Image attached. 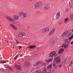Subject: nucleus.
<instances>
[{
  "mask_svg": "<svg viewBox=\"0 0 73 73\" xmlns=\"http://www.w3.org/2000/svg\"><path fill=\"white\" fill-rule=\"evenodd\" d=\"M19 15L20 16H21L23 18H26L27 17V14L23 12H21L19 13Z\"/></svg>",
  "mask_w": 73,
  "mask_h": 73,
  "instance_id": "4",
  "label": "nucleus"
},
{
  "mask_svg": "<svg viewBox=\"0 0 73 73\" xmlns=\"http://www.w3.org/2000/svg\"><path fill=\"white\" fill-rule=\"evenodd\" d=\"M64 42L66 44H69L70 43V41H69V40L68 39H65Z\"/></svg>",
  "mask_w": 73,
  "mask_h": 73,
  "instance_id": "15",
  "label": "nucleus"
},
{
  "mask_svg": "<svg viewBox=\"0 0 73 73\" xmlns=\"http://www.w3.org/2000/svg\"><path fill=\"white\" fill-rule=\"evenodd\" d=\"M68 11H69V9H66V12H67Z\"/></svg>",
  "mask_w": 73,
  "mask_h": 73,
  "instance_id": "36",
  "label": "nucleus"
},
{
  "mask_svg": "<svg viewBox=\"0 0 73 73\" xmlns=\"http://www.w3.org/2000/svg\"><path fill=\"white\" fill-rule=\"evenodd\" d=\"M33 55L34 56H37V55H36L35 54H34Z\"/></svg>",
  "mask_w": 73,
  "mask_h": 73,
  "instance_id": "46",
  "label": "nucleus"
},
{
  "mask_svg": "<svg viewBox=\"0 0 73 73\" xmlns=\"http://www.w3.org/2000/svg\"><path fill=\"white\" fill-rule=\"evenodd\" d=\"M41 73H44V72L42 71L41 72Z\"/></svg>",
  "mask_w": 73,
  "mask_h": 73,
  "instance_id": "50",
  "label": "nucleus"
},
{
  "mask_svg": "<svg viewBox=\"0 0 73 73\" xmlns=\"http://www.w3.org/2000/svg\"><path fill=\"white\" fill-rule=\"evenodd\" d=\"M72 62H71V64H72Z\"/></svg>",
  "mask_w": 73,
  "mask_h": 73,
  "instance_id": "59",
  "label": "nucleus"
},
{
  "mask_svg": "<svg viewBox=\"0 0 73 73\" xmlns=\"http://www.w3.org/2000/svg\"><path fill=\"white\" fill-rule=\"evenodd\" d=\"M49 31V28H46L42 30V33H45L46 32Z\"/></svg>",
  "mask_w": 73,
  "mask_h": 73,
  "instance_id": "8",
  "label": "nucleus"
},
{
  "mask_svg": "<svg viewBox=\"0 0 73 73\" xmlns=\"http://www.w3.org/2000/svg\"><path fill=\"white\" fill-rule=\"evenodd\" d=\"M5 42H6V43H8V41L7 40H6L5 41Z\"/></svg>",
  "mask_w": 73,
  "mask_h": 73,
  "instance_id": "43",
  "label": "nucleus"
},
{
  "mask_svg": "<svg viewBox=\"0 0 73 73\" xmlns=\"http://www.w3.org/2000/svg\"><path fill=\"white\" fill-rule=\"evenodd\" d=\"M70 44L71 45H73V41H72L71 42H70Z\"/></svg>",
  "mask_w": 73,
  "mask_h": 73,
  "instance_id": "40",
  "label": "nucleus"
},
{
  "mask_svg": "<svg viewBox=\"0 0 73 73\" xmlns=\"http://www.w3.org/2000/svg\"><path fill=\"white\" fill-rule=\"evenodd\" d=\"M68 20V18H67L66 19H65V21L64 22H66V21H67Z\"/></svg>",
  "mask_w": 73,
  "mask_h": 73,
  "instance_id": "32",
  "label": "nucleus"
},
{
  "mask_svg": "<svg viewBox=\"0 0 73 73\" xmlns=\"http://www.w3.org/2000/svg\"><path fill=\"white\" fill-rule=\"evenodd\" d=\"M42 70L44 72H46V69L45 68H44Z\"/></svg>",
  "mask_w": 73,
  "mask_h": 73,
  "instance_id": "30",
  "label": "nucleus"
},
{
  "mask_svg": "<svg viewBox=\"0 0 73 73\" xmlns=\"http://www.w3.org/2000/svg\"><path fill=\"white\" fill-rule=\"evenodd\" d=\"M65 44H64L63 45H62V48H63V47H65Z\"/></svg>",
  "mask_w": 73,
  "mask_h": 73,
  "instance_id": "34",
  "label": "nucleus"
},
{
  "mask_svg": "<svg viewBox=\"0 0 73 73\" xmlns=\"http://www.w3.org/2000/svg\"><path fill=\"white\" fill-rule=\"evenodd\" d=\"M21 56H22V54H21V55L20 57H21Z\"/></svg>",
  "mask_w": 73,
  "mask_h": 73,
  "instance_id": "52",
  "label": "nucleus"
},
{
  "mask_svg": "<svg viewBox=\"0 0 73 73\" xmlns=\"http://www.w3.org/2000/svg\"><path fill=\"white\" fill-rule=\"evenodd\" d=\"M7 68H8V69H9L10 70H13L12 68H11V67H9V66H7Z\"/></svg>",
  "mask_w": 73,
  "mask_h": 73,
  "instance_id": "22",
  "label": "nucleus"
},
{
  "mask_svg": "<svg viewBox=\"0 0 73 73\" xmlns=\"http://www.w3.org/2000/svg\"><path fill=\"white\" fill-rule=\"evenodd\" d=\"M69 45V44H67L66 45L65 44V46L64 47V49H66L68 47V46Z\"/></svg>",
  "mask_w": 73,
  "mask_h": 73,
  "instance_id": "21",
  "label": "nucleus"
},
{
  "mask_svg": "<svg viewBox=\"0 0 73 73\" xmlns=\"http://www.w3.org/2000/svg\"><path fill=\"white\" fill-rule=\"evenodd\" d=\"M18 36L19 37H27V36L26 35V34L23 32H20L18 34Z\"/></svg>",
  "mask_w": 73,
  "mask_h": 73,
  "instance_id": "1",
  "label": "nucleus"
},
{
  "mask_svg": "<svg viewBox=\"0 0 73 73\" xmlns=\"http://www.w3.org/2000/svg\"><path fill=\"white\" fill-rule=\"evenodd\" d=\"M13 28L14 29H15V30H17V27H16V26H15Z\"/></svg>",
  "mask_w": 73,
  "mask_h": 73,
  "instance_id": "25",
  "label": "nucleus"
},
{
  "mask_svg": "<svg viewBox=\"0 0 73 73\" xmlns=\"http://www.w3.org/2000/svg\"><path fill=\"white\" fill-rule=\"evenodd\" d=\"M1 62H2V63H3V62H2V61H1Z\"/></svg>",
  "mask_w": 73,
  "mask_h": 73,
  "instance_id": "56",
  "label": "nucleus"
},
{
  "mask_svg": "<svg viewBox=\"0 0 73 73\" xmlns=\"http://www.w3.org/2000/svg\"><path fill=\"white\" fill-rule=\"evenodd\" d=\"M62 23H63V22L61 21L59 23V24H60V25H61V24H62Z\"/></svg>",
  "mask_w": 73,
  "mask_h": 73,
  "instance_id": "37",
  "label": "nucleus"
},
{
  "mask_svg": "<svg viewBox=\"0 0 73 73\" xmlns=\"http://www.w3.org/2000/svg\"><path fill=\"white\" fill-rule=\"evenodd\" d=\"M72 38L71 36V37H70L69 38V40H71Z\"/></svg>",
  "mask_w": 73,
  "mask_h": 73,
  "instance_id": "39",
  "label": "nucleus"
},
{
  "mask_svg": "<svg viewBox=\"0 0 73 73\" xmlns=\"http://www.w3.org/2000/svg\"><path fill=\"white\" fill-rule=\"evenodd\" d=\"M57 66L56 67H55L54 68L56 69H57Z\"/></svg>",
  "mask_w": 73,
  "mask_h": 73,
  "instance_id": "48",
  "label": "nucleus"
},
{
  "mask_svg": "<svg viewBox=\"0 0 73 73\" xmlns=\"http://www.w3.org/2000/svg\"><path fill=\"white\" fill-rule=\"evenodd\" d=\"M70 18L72 19H73V15H71L70 16Z\"/></svg>",
  "mask_w": 73,
  "mask_h": 73,
  "instance_id": "31",
  "label": "nucleus"
},
{
  "mask_svg": "<svg viewBox=\"0 0 73 73\" xmlns=\"http://www.w3.org/2000/svg\"><path fill=\"white\" fill-rule=\"evenodd\" d=\"M61 66V64L59 66V68H60Z\"/></svg>",
  "mask_w": 73,
  "mask_h": 73,
  "instance_id": "45",
  "label": "nucleus"
},
{
  "mask_svg": "<svg viewBox=\"0 0 73 73\" xmlns=\"http://www.w3.org/2000/svg\"><path fill=\"white\" fill-rule=\"evenodd\" d=\"M49 4V7L50 8V7L51 8V7H53V5H52V4Z\"/></svg>",
  "mask_w": 73,
  "mask_h": 73,
  "instance_id": "29",
  "label": "nucleus"
},
{
  "mask_svg": "<svg viewBox=\"0 0 73 73\" xmlns=\"http://www.w3.org/2000/svg\"><path fill=\"white\" fill-rule=\"evenodd\" d=\"M4 62H5V63H6V62H7L6 61H3L2 62V64H4Z\"/></svg>",
  "mask_w": 73,
  "mask_h": 73,
  "instance_id": "42",
  "label": "nucleus"
},
{
  "mask_svg": "<svg viewBox=\"0 0 73 73\" xmlns=\"http://www.w3.org/2000/svg\"><path fill=\"white\" fill-rule=\"evenodd\" d=\"M5 72H6V73H10V72H9V71H8V70H6V71Z\"/></svg>",
  "mask_w": 73,
  "mask_h": 73,
  "instance_id": "38",
  "label": "nucleus"
},
{
  "mask_svg": "<svg viewBox=\"0 0 73 73\" xmlns=\"http://www.w3.org/2000/svg\"><path fill=\"white\" fill-rule=\"evenodd\" d=\"M69 32V31H64L63 33V34L62 35V37H63L66 35Z\"/></svg>",
  "mask_w": 73,
  "mask_h": 73,
  "instance_id": "9",
  "label": "nucleus"
},
{
  "mask_svg": "<svg viewBox=\"0 0 73 73\" xmlns=\"http://www.w3.org/2000/svg\"><path fill=\"white\" fill-rule=\"evenodd\" d=\"M52 59L50 58L49 59H46V62H51V61H52Z\"/></svg>",
  "mask_w": 73,
  "mask_h": 73,
  "instance_id": "17",
  "label": "nucleus"
},
{
  "mask_svg": "<svg viewBox=\"0 0 73 73\" xmlns=\"http://www.w3.org/2000/svg\"><path fill=\"white\" fill-rule=\"evenodd\" d=\"M45 73H48V72H46Z\"/></svg>",
  "mask_w": 73,
  "mask_h": 73,
  "instance_id": "58",
  "label": "nucleus"
},
{
  "mask_svg": "<svg viewBox=\"0 0 73 73\" xmlns=\"http://www.w3.org/2000/svg\"><path fill=\"white\" fill-rule=\"evenodd\" d=\"M54 61L56 64H58L60 62L61 59H60V57L59 56H57L54 59Z\"/></svg>",
  "mask_w": 73,
  "mask_h": 73,
  "instance_id": "2",
  "label": "nucleus"
},
{
  "mask_svg": "<svg viewBox=\"0 0 73 73\" xmlns=\"http://www.w3.org/2000/svg\"><path fill=\"white\" fill-rule=\"evenodd\" d=\"M65 61H66V59H65V60L64 61L62 64V65L63 66V65H65Z\"/></svg>",
  "mask_w": 73,
  "mask_h": 73,
  "instance_id": "23",
  "label": "nucleus"
},
{
  "mask_svg": "<svg viewBox=\"0 0 73 73\" xmlns=\"http://www.w3.org/2000/svg\"><path fill=\"white\" fill-rule=\"evenodd\" d=\"M52 65H53V66H54V67L56 66V63H53Z\"/></svg>",
  "mask_w": 73,
  "mask_h": 73,
  "instance_id": "33",
  "label": "nucleus"
},
{
  "mask_svg": "<svg viewBox=\"0 0 73 73\" xmlns=\"http://www.w3.org/2000/svg\"><path fill=\"white\" fill-rule=\"evenodd\" d=\"M42 4V2L40 1H39L37 2L35 5V7L36 8H39L41 6V5Z\"/></svg>",
  "mask_w": 73,
  "mask_h": 73,
  "instance_id": "3",
  "label": "nucleus"
},
{
  "mask_svg": "<svg viewBox=\"0 0 73 73\" xmlns=\"http://www.w3.org/2000/svg\"><path fill=\"white\" fill-rule=\"evenodd\" d=\"M71 65H72V64H71L70 65V66H71Z\"/></svg>",
  "mask_w": 73,
  "mask_h": 73,
  "instance_id": "53",
  "label": "nucleus"
},
{
  "mask_svg": "<svg viewBox=\"0 0 73 73\" xmlns=\"http://www.w3.org/2000/svg\"><path fill=\"white\" fill-rule=\"evenodd\" d=\"M13 17L14 19L16 20H17L19 19V17L18 16H17L16 15L14 16Z\"/></svg>",
  "mask_w": 73,
  "mask_h": 73,
  "instance_id": "12",
  "label": "nucleus"
},
{
  "mask_svg": "<svg viewBox=\"0 0 73 73\" xmlns=\"http://www.w3.org/2000/svg\"><path fill=\"white\" fill-rule=\"evenodd\" d=\"M48 73H50V72H48Z\"/></svg>",
  "mask_w": 73,
  "mask_h": 73,
  "instance_id": "60",
  "label": "nucleus"
},
{
  "mask_svg": "<svg viewBox=\"0 0 73 73\" xmlns=\"http://www.w3.org/2000/svg\"><path fill=\"white\" fill-rule=\"evenodd\" d=\"M17 56H18V55H17L16 57L14 58V59H16L17 58Z\"/></svg>",
  "mask_w": 73,
  "mask_h": 73,
  "instance_id": "41",
  "label": "nucleus"
},
{
  "mask_svg": "<svg viewBox=\"0 0 73 73\" xmlns=\"http://www.w3.org/2000/svg\"><path fill=\"white\" fill-rule=\"evenodd\" d=\"M55 31V29H53L49 33V35H52L53 33H54V32Z\"/></svg>",
  "mask_w": 73,
  "mask_h": 73,
  "instance_id": "16",
  "label": "nucleus"
},
{
  "mask_svg": "<svg viewBox=\"0 0 73 73\" xmlns=\"http://www.w3.org/2000/svg\"><path fill=\"white\" fill-rule=\"evenodd\" d=\"M14 48V47H13V49Z\"/></svg>",
  "mask_w": 73,
  "mask_h": 73,
  "instance_id": "61",
  "label": "nucleus"
},
{
  "mask_svg": "<svg viewBox=\"0 0 73 73\" xmlns=\"http://www.w3.org/2000/svg\"><path fill=\"white\" fill-rule=\"evenodd\" d=\"M11 43H12V42H11Z\"/></svg>",
  "mask_w": 73,
  "mask_h": 73,
  "instance_id": "62",
  "label": "nucleus"
},
{
  "mask_svg": "<svg viewBox=\"0 0 73 73\" xmlns=\"http://www.w3.org/2000/svg\"><path fill=\"white\" fill-rule=\"evenodd\" d=\"M36 13L37 14H40V13H41V11H36Z\"/></svg>",
  "mask_w": 73,
  "mask_h": 73,
  "instance_id": "24",
  "label": "nucleus"
},
{
  "mask_svg": "<svg viewBox=\"0 0 73 73\" xmlns=\"http://www.w3.org/2000/svg\"><path fill=\"white\" fill-rule=\"evenodd\" d=\"M19 47L20 48V49H21V46H19Z\"/></svg>",
  "mask_w": 73,
  "mask_h": 73,
  "instance_id": "47",
  "label": "nucleus"
},
{
  "mask_svg": "<svg viewBox=\"0 0 73 73\" xmlns=\"http://www.w3.org/2000/svg\"><path fill=\"white\" fill-rule=\"evenodd\" d=\"M29 65L30 64L29 62H26L24 64L25 66H29Z\"/></svg>",
  "mask_w": 73,
  "mask_h": 73,
  "instance_id": "14",
  "label": "nucleus"
},
{
  "mask_svg": "<svg viewBox=\"0 0 73 73\" xmlns=\"http://www.w3.org/2000/svg\"><path fill=\"white\" fill-rule=\"evenodd\" d=\"M64 51V49L63 48H61L60 49L58 52V54H61V53H62Z\"/></svg>",
  "mask_w": 73,
  "mask_h": 73,
  "instance_id": "11",
  "label": "nucleus"
},
{
  "mask_svg": "<svg viewBox=\"0 0 73 73\" xmlns=\"http://www.w3.org/2000/svg\"><path fill=\"white\" fill-rule=\"evenodd\" d=\"M10 25L11 26V27L12 28L13 27H14V25H13L12 24H10Z\"/></svg>",
  "mask_w": 73,
  "mask_h": 73,
  "instance_id": "27",
  "label": "nucleus"
},
{
  "mask_svg": "<svg viewBox=\"0 0 73 73\" xmlns=\"http://www.w3.org/2000/svg\"><path fill=\"white\" fill-rule=\"evenodd\" d=\"M29 1H32L33 0H29Z\"/></svg>",
  "mask_w": 73,
  "mask_h": 73,
  "instance_id": "54",
  "label": "nucleus"
},
{
  "mask_svg": "<svg viewBox=\"0 0 73 73\" xmlns=\"http://www.w3.org/2000/svg\"><path fill=\"white\" fill-rule=\"evenodd\" d=\"M60 13L58 12V13H57L56 15V19H58L59 17H60Z\"/></svg>",
  "mask_w": 73,
  "mask_h": 73,
  "instance_id": "13",
  "label": "nucleus"
},
{
  "mask_svg": "<svg viewBox=\"0 0 73 73\" xmlns=\"http://www.w3.org/2000/svg\"><path fill=\"white\" fill-rule=\"evenodd\" d=\"M70 60L71 59L70 58H69L68 60V61L67 62V63H69L70 62Z\"/></svg>",
  "mask_w": 73,
  "mask_h": 73,
  "instance_id": "28",
  "label": "nucleus"
},
{
  "mask_svg": "<svg viewBox=\"0 0 73 73\" xmlns=\"http://www.w3.org/2000/svg\"><path fill=\"white\" fill-rule=\"evenodd\" d=\"M15 41L16 42V43L17 44H20V43H19V42H18V41H17V39H15Z\"/></svg>",
  "mask_w": 73,
  "mask_h": 73,
  "instance_id": "26",
  "label": "nucleus"
},
{
  "mask_svg": "<svg viewBox=\"0 0 73 73\" xmlns=\"http://www.w3.org/2000/svg\"><path fill=\"white\" fill-rule=\"evenodd\" d=\"M6 18L7 20H8L9 21H14L15 20L13 19L11 17L7 16L6 17Z\"/></svg>",
  "mask_w": 73,
  "mask_h": 73,
  "instance_id": "7",
  "label": "nucleus"
},
{
  "mask_svg": "<svg viewBox=\"0 0 73 73\" xmlns=\"http://www.w3.org/2000/svg\"><path fill=\"white\" fill-rule=\"evenodd\" d=\"M46 18L47 19H48V17H46Z\"/></svg>",
  "mask_w": 73,
  "mask_h": 73,
  "instance_id": "55",
  "label": "nucleus"
},
{
  "mask_svg": "<svg viewBox=\"0 0 73 73\" xmlns=\"http://www.w3.org/2000/svg\"><path fill=\"white\" fill-rule=\"evenodd\" d=\"M66 66L64 67V68H66Z\"/></svg>",
  "mask_w": 73,
  "mask_h": 73,
  "instance_id": "57",
  "label": "nucleus"
},
{
  "mask_svg": "<svg viewBox=\"0 0 73 73\" xmlns=\"http://www.w3.org/2000/svg\"><path fill=\"white\" fill-rule=\"evenodd\" d=\"M15 68H16V69H18V70H21V67L20 66L17 65H15Z\"/></svg>",
  "mask_w": 73,
  "mask_h": 73,
  "instance_id": "10",
  "label": "nucleus"
},
{
  "mask_svg": "<svg viewBox=\"0 0 73 73\" xmlns=\"http://www.w3.org/2000/svg\"><path fill=\"white\" fill-rule=\"evenodd\" d=\"M49 8H50V7H49V4H46L45 5L44 8V9H45V10H48Z\"/></svg>",
  "mask_w": 73,
  "mask_h": 73,
  "instance_id": "6",
  "label": "nucleus"
},
{
  "mask_svg": "<svg viewBox=\"0 0 73 73\" xmlns=\"http://www.w3.org/2000/svg\"><path fill=\"white\" fill-rule=\"evenodd\" d=\"M52 67V64H51L48 66H47V68H48V69H50V68H51Z\"/></svg>",
  "mask_w": 73,
  "mask_h": 73,
  "instance_id": "18",
  "label": "nucleus"
},
{
  "mask_svg": "<svg viewBox=\"0 0 73 73\" xmlns=\"http://www.w3.org/2000/svg\"><path fill=\"white\" fill-rule=\"evenodd\" d=\"M56 54V52L54 51H52L49 54L50 56L51 57H53L55 56V54Z\"/></svg>",
  "mask_w": 73,
  "mask_h": 73,
  "instance_id": "5",
  "label": "nucleus"
},
{
  "mask_svg": "<svg viewBox=\"0 0 73 73\" xmlns=\"http://www.w3.org/2000/svg\"><path fill=\"white\" fill-rule=\"evenodd\" d=\"M36 47V46H31L29 47L30 49H33Z\"/></svg>",
  "mask_w": 73,
  "mask_h": 73,
  "instance_id": "19",
  "label": "nucleus"
},
{
  "mask_svg": "<svg viewBox=\"0 0 73 73\" xmlns=\"http://www.w3.org/2000/svg\"><path fill=\"white\" fill-rule=\"evenodd\" d=\"M71 37H72V38H73V35Z\"/></svg>",
  "mask_w": 73,
  "mask_h": 73,
  "instance_id": "51",
  "label": "nucleus"
},
{
  "mask_svg": "<svg viewBox=\"0 0 73 73\" xmlns=\"http://www.w3.org/2000/svg\"><path fill=\"white\" fill-rule=\"evenodd\" d=\"M27 28H30V27L28 26Z\"/></svg>",
  "mask_w": 73,
  "mask_h": 73,
  "instance_id": "49",
  "label": "nucleus"
},
{
  "mask_svg": "<svg viewBox=\"0 0 73 73\" xmlns=\"http://www.w3.org/2000/svg\"><path fill=\"white\" fill-rule=\"evenodd\" d=\"M40 64H41V62H38L35 64V65L37 66V65H38Z\"/></svg>",
  "mask_w": 73,
  "mask_h": 73,
  "instance_id": "20",
  "label": "nucleus"
},
{
  "mask_svg": "<svg viewBox=\"0 0 73 73\" xmlns=\"http://www.w3.org/2000/svg\"><path fill=\"white\" fill-rule=\"evenodd\" d=\"M35 73H40V71L38 70H37L36 72Z\"/></svg>",
  "mask_w": 73,
  "mask_h": 73,
  "instance_id": "35",
  "label": "nucleus"
},
{
  "mask_svg": "<svg viewBox=\"0 0 73 73\" xmlns=\"http://www.w3.org/2000/svg\"><path fill=\"white\" fill-rule=\"evenodd\" d=\"M69 35H71V34H72V33H69Z\"/></svg>",
  "mask_w": 73,
  "mask_h": 73,
  "instance_id": "44",
  "label": "nucleus"
}]
</instances>
